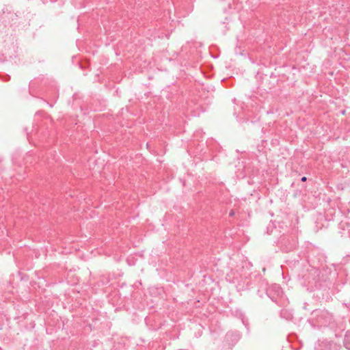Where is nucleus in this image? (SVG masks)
Masks as SVG:
<instances>
[{"mask_svg": "<svg viewBox=\"0 0 350 350\" xmlns=\"http://www.w3.org/2000/svg\"><path fill=\"white\" fill-rule=\"evenodd\" d=\"M224 340L228 343L232 342V346H233L237 341V336H235L233 333L230 332L226 334Z\"/></svg>", "mask_w": 350, "mask_h": 350, "instance_id": "nucleus-1", "label": "nucleus"}, {"mask_svg": "<svg viewBox=\"0 0 350 350\" xmlns=\"http://www.w3.org/2000/svg\"><path fill=\"white\" fill-rule=\"evenodd\" d=\"M343 343L345 347L350 350V331L347 332L344 338Z\"/></svg>", "mask_w": 350, "mask_h": 350, "instance_id": "nucleus-2", "label": "nucleus"}, {"mask_svg": "<svg viewBox=\"0 0 350 350\" xmlns=\"http://www.w3.org/2000/svg\"><path fill=\"white\" fill-rule=\"evenodd\" d=\"M301 180L302 182H306L307 180V178L306 176H303L301 178Z\"/></svg>", "mask_w": 350, "mask_h": 350, "instance_id": "nucleus-3", "label": "nucleus"}, {"mask_svg": "<svg viewBox=\"0 0 350 350\" xmlns=\"http://www.w3.org/2000/svg\"><path fill=\"white\" fill-rule=\"evenodd\" d=\"M234 215V212L233 211H231L229 213L230 216H233Z\"/></svg>", "mask_w": 350, "mask_h": 350, "instance_id": "nucleus-4", "label": "nucleus"}, {"mask_svg": "<svg viewBox=\"0 0 350 350\" xmlns=\"http://www.w3.org/2000/svg\"><path fill=\"white\" fill-rule=\"evenodd\" d=\"M330 345H333L336 346V344H335V343H330Z\"/></svg>", "mask_w": 350, "mask_h": 350, "instance_id": "nucleus-5", "label": "nucleus"}]
</instances>
